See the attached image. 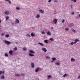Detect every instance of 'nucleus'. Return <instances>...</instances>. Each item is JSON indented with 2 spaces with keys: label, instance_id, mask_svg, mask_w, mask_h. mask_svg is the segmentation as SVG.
<instances>
[{
  "label": "nucleus",
  "instance_id": "e433bc0d",
  "mask_svg": "<svg viewBox=\"0 0 80 80\" xmlns=\"http://www.w3.org/2000/svg\"><path fill=\"white\" fill-rule=\"evenodd\" d=\"M46 58L48 59H50V57H49L48 56H47L46 57Z\"/></svg>",
  "mask_w": 80,
  "mask_h": 80
},
{
  "label": "nucleus",
  "instance_id": "2f4dec72",
  "mask_svg": "<svg viewBox=\"0 0 80 80\" xmlns=\"http://www.w3.org/2000/svg\"><path fill=\"white\" fill-rule=\"evenodd\" d=\"M71 1H73L74 3H75L77 2V0H71Z\"/></svg>",
  "mask_w": 80,
  "mask_h": 80
},
{
  "label": "nucleus",
  "instance_id": "f8f14e48",
  "mask_svg": "<svg viewBox=\"0 0 80 80\" xmlns=\"http://www.w3.org/2000/svg\"><path fill=\"white\" fill-rule=\"evenodd\" d=\"M39 12H41V13H43L44 12V11L42 10V9H40L39 10Z\"/></svg>",
  "mask_w": 80,
  "mask_h": 80
},
{
  "label": "nucleus",
  "instance_id": "4468645a",
  "mask_svg": "<svg viewBox=\"0 0 80 80\" xmlns=\"http://www.w3.org/2000/svg\"><path fill=\"white\" fill-rule=\"evenodd\" d=\"M57 19H54V23H55V24H57Z\"/></svg>",
  "mask_w": 80,
  "mask_h": 80
},
{
  "label": "nucleus",
  "instance_id": "a18cd8bd",
  "mask_svg": "<svg viewBox=\"0 0 80 80\" xmlns=\"http://www.w3.org/2000/svg\"><path fill=\"white\" fill-rule=\"evenodd\" d=\"M25 75V74L23 73H22L21 74V76H24Z\"/></svg>",
  "mask_w": 80,
  "mask_h": 80
},
{
  "label": "nucleus",
  "instance_id": "6e6d98bb",
  "mask_svg": "<svg viewBox=\"0 0 80 80\" xmlns=\"http://www.w3.org/2000/svg\"><path fill=\"white\" fill-rule=\"evenodd\" d=\"M79 13V12H77V13Z\"/></svg>",
  "mask_w": 80,
  "mask_h": 80
},
{
  "label": "nucleus",
  "instance_id": "a211bd4d",
  "mask_svg": "<svg viewBox=\"0 0 80 80\" xmlns=\"http://www.w3.org/2000/svg\"><path fill=\"white\" fill-rule=\"evenodd\" d=\"M38 44H39V45H40L41 46H43L44 45V44H43L40 42H39L38 43Z\"/></svg>",
  "mask_w": 80,
  "mask_h": 80
},
{
  "label": "nucleus",
  "instance_id": "39448f33",
  "mask_svg": "<svg viewBox=\"0 0 80 80\" xmlns=\"http://www.w3.org/2000/svg\"><path fill=\"white\" fill-rule=\"evenodd\" d=\"M39 69H40L39 68H36L35 70V72H38V70H39Z\"/></svg>",
  "mask_w": 80,
  "mask_h": 80
},
{
  "label": "nucleus",
  "instance_id": "2eb2a0df",
  "mask_svg": "<svg viewBox=\"0 0 80 80\" xmlns=\"http://www.w3.org/2000/svg\"><path fill=\"white\" fill-rule=\"evenodd\" d=\"M4 13L5 14H6V15H8V14H9V12H8V11H5L4 12Z\"/></svg>",
  "mask_w": 80,
  "mask_h": 80
},
{
  "label": "nucleus",
  "instance_id": "f3484780",
  "mask_svg": "<svg viewBox=\"0 0 80 80\" xmlns=\"http://www.w3.org/2000/svg\"><path fill=\"white\" fill-rule=\"evenodd\" d=\"M55 65H60V62H56L55 63Z\"/></svg>",
  "mask_w": 80,
  "mask_h": 80
},
{
  "label": "nucleus",
  "instance_id": "79ce46f5",
  "mask_svg": "<svg viewBox=\"0 0 80 80\" xmlns=\"http://www.w3.org/2000/svg\"><path fill=\"white\" fill-rule=\"evenodd\" d=\"M42 34H45V32H44V31L42 32Z\"/></svg>",
  "mask_w": 80,
  "mask_h": 80
},
{
  "label": "nucleus",
  "instance_id": "864d4df0",
  "mask_svg": "<svg viewBox=\"0 0 80 80\" xmlns=\"http://www.w3.org/2000/svg\"><path fill=\"white\" fill-rule=\"evenodd\" d=\"M0 23H1V20H0Z\"/></svg>",
  "mask_w": 80,
  "mask_h": 80
},
{
  "label": "nucleus",
  "instance_id": "6e6552de",
  "mask_svg": "<svg viewBox=\"0 0 80 80\" xmlns=\"http://www.w3.org/2000/svg\"><path fill=\"white\" fill-rule=\"evenodd\" d=\"M71 62H75V59L74 58H71Z\"/></svg>",
  "mask_w": 80,
  "mask_h": 80
},
{
  "label": "nucleus",
  "instance_id": "72a5a7b5",
  "mask_svg": "<svg viewBox=\"0 0 80 80\" xmlns=\"http://www.w3.org/2000/svg\"><path fill=\"white\" fill-rule=\"evenodd\" d=\"M50 40H51V41H53L54 40V39L53 38H50Z\"/></svg>",
  "mask_w": 80,
  "mask_h": 80
},
{
  "label": "nucleus",
  "instance_id": "412c9836",
  "mask_svg": "<svg viewBox=\"0 0 80 80\" xmlns=\"http://www.w3.org/2000/svg\"><path fill=\"white\" fill-rule=\"evenodd\" d=\"M26 37H31V36H30V35H29V34H27L26 35Z\"/></svg>",
  "mask_w": 80,
  "mask_h": 80
},
{
  "label": "nucleus",
  "instance_id": "ea45409f",
  "mask_svg": "<svg viewBox=\"0 0 80 80\" xmlns=\"http://www.w3.org/2000/svg\"><path fill=\"white\" fill-rule=\"evenodd\" d=\"M71 14L72 15H74V14H75V13L74 12H71Z\"/></svg>",
  "mask_w": 80,
  "mask_h": 80
},
{
  "label": "nucleus",
  "instance_id": "393cba45",
  "mask_svg": "<svg viewBox=\"0 0 80 80\" xmlns=\"http://www.w3.org/2000/svg\"><path fill=\"white\" fill-rule=\"evenodd\" d=\"M2 79H4L5 78V76H2L1 77Z\"/></svg>",
  "mask_w": 80,
  "mask_h": 80
},
{
  "label": "nucleus",
  "instance_id": "09e8293b",
  "mask_svg": "<svg viewBox=\"0 0 80 80\" xmlns=\"http://www.w3.org/2000/svg\"><path fill=\"white\" fill-rule=\"evenodd\" d=\"M54 62V61L53 60L51 61V63H53Z\"/></svg>",
  "mask_w": 80,
  "mask_h": 80
},
{
  "label": "nucleus",
  "instance_id": "dca6fc26",
  "mask_svg": "<svg viewBox=\"0 0 80 80\" xmlns=\"http://www.w3.org/2000/svg\"><path fill=\"white\" fill-rule=\"evenodd\" d=\"M40 16L39 14H37L36 16V18H40Z\"/></svg>",
  "mask_w": 80,
  "mask_h": 80
},
{
  "label": "nucleus",
  "instance_id": "c03bdc74",
  "mask_svg": "<svg viewBox=\"0 0 80 80\" xmlns=\"http://www.w3.org/2000/svg\"><path fill=\"white\" fill-rule=\"evenodd\" d=\"M8 2L9 3H10V4H11V1H10L9 0Z\"/></svg>",
  "mask_w": 80,
  "mask_h": 80
},
{
  "label": "nucleus",
  "instance_id": "c756f323",
  "mask_svg": "<svg viewBox=\"0 0 80 80\" xmlns=\"http://www.w3.org/2000/svg\"><path fill=\"white\" fill-rule=\"evenodd\" d=\"M75 43L74 42H71L70 44L71 45H73V44H75Z\"/></svg>",
  "mask_w": 80,
  "mask_h": 80
},
{
  "label": "nucleus",
  "instance_id": "c85d7f7f",
  "mask_svg": "<svg viewBox=\"0 0 80 80\" xmlns=\"http://www.w3.org/2000/svg\"><path fill=\"white\" fill-rule=\"evenodd\" d=\"M44 42L46 43H48V40H44Z\"/></svg>",
  "mask_w": 80,
  "mask_h": 80
},
{
  "label": "nucleus",
  "instance_id": "a19ab883",
  "mask_svg": "<svg viewBox=\"0 0 80 80\" xmlns=\"http://www.w3.org/2000/svg\"><path fill=\"white\" fill-rule=\"evenodd\" d=\"M65 22V20L63 19L62 21V23H64Z\"/></svg>",
  "mask_w": 80,
  "mask_h": 80
},
{
  "label": "nucleus",
  "instance_id": "37998d69",
  "mask_svg": "<svg viewBox=\"0 0 80 80\" xmlns=\"http://www.w3.org/2000/svg\"><path fill=\"white\" fill-rule=\"evenodd\" d=\"M52 2V0H49L48 1V2L49 3H50V2Z\"/></svg>",
  "mask_w": 80,
  "mask_h": 80
},
{
  "label": "nucleus",
  "instance_id": "f257e3e1",
  "mask_svg": "<svg viewBox=\"0 0 80 80\" xmlns=\"http://www.w3.org/2000/svg\"><path fill=\"white\" fill-rule=\"evenodd\" d=\"M4 42L5 43H6V44H8V45L9 44H11V43H12L8 41H4Z\"/></svg>",
  "mask_w": 80,
  "mask_h": 80
},
{
  "label": "nucleus",
  "instance_id": "aec40b11",
  "mask_svg": "<svg viewBox=\"0 0 80 80\" xmlns=\"http://www.w3.org/2000/svg\"><path fill=\"white\" fill-rule=\"evenodd\" d=\"M35 34H34L33 33H32L31 34V36L32 37H35Z\"/></svg>",
  "mask_w": 80,
  "mask_h": 80
},
{
  "label": "nucleus",
  "instance_id": "3c124183",
  "mask_svg": "<svg viewBox=\"0 0 80 80\" xmlns=\"http://www.w3.org/2000/svg\"><path fill=\"white\" fill-rule=\"evenodd\" d=\"M78 79L80 78V75L78 77Z\"/></svg>",
  "mask_w": 80,
  "mask_h": 80
},
{
  "label": "nucleus",
  "instance_id": "c9c22d12",
  "mask_svg": "<svg viewBox=\"0 0 80 80\" xmlns=\"http://www.w3.org/2000/svg\"><path fill=\"white\" fill-rule=\"evenodd\" d=\"M26 50L27 49L26 48H23V50H24V51H26Z\"/></svg>",
  "mask_w": 80,
  "mask_h": 80
},
{
  "label": "nucleus",
  "instance_id": "7c9ffc66",
  "mask_svg": "<svg viewBox=\"0 0 80 80\" xmlns=\"http://www.w3.org/2000/svg\"><path fill=\"white\" fill-rule=\"evenodd\" d=\"M6 20H7L8 18H9V17L8 16H6Z\"/></svg>",
  "mask_w": 80,
  "mask_h": 80
},
{
  "label": "nucleus",
  "instance_id": "58836bf2",
  "mask_svg": "<svg viewBox=\"0 0 80 80\" xmlns=\"http://www.w3.org/2000/svg\"><path fill=\"white\" fill-rule=\"evenodd\" d=\"M16 9H17V10H20V8L19 7H16Z\"/></svg>",
  "mask_w": 80,
  "mask_h": 80
},
{
  "label": "nucleus",
  "instance_id": "4c0bfd02",
  "mask_svg": "<svg viewBox=\"0 0 80 80\" xmlns=\"http://www.w3.org/2000/svg\"><path fill=\"white\" fill-rule=\"evenodd\" d=\"M4 35H5V33H2L1 34L2 36H4Z\"/></svg>",
  "mask_w": 80,
  "mask_h": 80
},
{
  "label": "nucleus",
  "instance_id": "473e14b6",
  "mask_svg": "<svg viewBox=\"0 0 80 80\" xmlns=\"http://www.w3.org/2000/svg\"><path fill=\"white\" fill-rule=\"evenodd\" d=\"M15 76H20V74H17L15 75Z\"/></svg>",
  "mask_w": 80,
  "mask_h": 80
},
{
  "label": "nucleus",
  "instance_id": "ddd939ff",
  "mask_svg": "<svg viewBox=\"0 0 80 80\" xmlns=\"http://www.w3.org/2000/svg\"><path fill=\"white\" fill-rule=\"evenodd\" d=\"M29 52H30V53H35V52L32 50H30Z\"/></svg>",
  "mask_w": 80,
  "mask_h": 80
},
{
  "label": "nucleus",
  "instance_id": "49530a36",
  "mask_svg": "<svg viewBox=\"0 0 80 80\" xmlns=\"http://www.w3.org/2000/svg\"><path fill=\"white\" fill-rule=\"evenodd\" d=\"M71 8H73V7H72V5H71Z\"/></svg>",
  "mask_w": 80,
  "mask_h": 80
},
{
  "label": "nucleus",
  "instance_id": "9d476101",
  "mask_svg": "<svg viewBox=\"0 0 80 80\" xmlns=\"http://www.w3.org/2000/svg\"><path fill=\"white\" fill-rule=\"evenodd\" d=\"M29 55L30 56V57H34V55L31 53H29Z\"/></svg>",
  "mask_w": 80,
  "mask_h": 80
},
{
  "label": "nucleus",
  "instance_id": "4be33fe9",
  "mask_svg": "<svg viewBox=\"0 0 80 80\" xmlns=\"http://www.w3.org/2000/svg\"><path fill=\"white\" fill-rule=\"evenodd\" d=\"M16 22L17 23H19V20L18 19H16Z\"/></svg>",
  "mask_w": 80,
  "mask_h": 80
},
{
  "label": "nucleus",
  "instance_id": "cd10ccee",
  "mask_svg": "<svg viewBox=\"0 0 80 80\" xmlns=\"http://www.w3.org/2000/svg\"><path fill=\"white\" fill-rule=\"evenodd\" d=\"M67 74H65L62 77H66V76H67Z\"/></svg>",
  "mask_w": 80,
  "mask_h": 80
},
{
  "label": "nucleus",
  "instance_id": "8fccbe9b",
  "mask_svg": "<svg viewBox=\"0 0 80 80\" xmlns=\"http://www.w3.org/2000/svg\"><path fill=\"white\" fill-rule=\"evenodd\" d=\"M5 1H6V2H8V1H9V0H5Z\"/></svg>",
  "mask_w": 80,
  "mask_h": 80
},
{
  "label": "nucleus",
  "instance_id": "de8ad7c7",
  "mask_svg": "<svg viewBox=\"0 0 80 80\" xmlns=\"http://www.w3.org/2000/svg\"><path fill=\"white\" fill-rule=\"evenodd\" d=\"M54 2H56V3H57V2H58V1H57V0H55L54 1Z\"/></svg>",
  "mask_w": 80,
  "mask_h": 80
},
{
  "label": "nucleus",
  "instance_id": "20e7f679",
  "mask_svg": "<svg viewBox=\"0 0 80 80\" xmlns=\"http://www.w3.org/2000/svg\"><path fill=\"white\" fill-rule=\"evenodd\" d=\"M79 42V40L77 39L75 40L74 43H77V42Z\"/></svg>",
  "mask_w": 80,
  "mask_h": 80
},
{
  "label": "nucleus",
  "instance_id": "603ef678",
  "mask_svg": "<svg viewBox=\"0 0 80 80\" xmlns=\"http://www.w3.org/2000/svg\"><path fill=\"white\" fill-rule=\"evenodd\" d=\"M51 29H53V28L52 27H51Z\"/></svg>",
  "mask_w": 80,
  "mask_h": 80
},
{
  "label": "nucleus",
  "instance_id": "7ed1b4c3",
  "mask_svg": "<svg viewBox=\"0 0 80 80\" xmlns=\"http://www.w3.org/2000/svg\"><path fill=\"white\" fill-rule=\"evenodd\" d=\"M71 30H72V32H73V33H74L77 32V31H76V30H74V29L71 28Z\"/></svg>",
  "mask_w": 80,
  "mask_h": 80
},
{
  "label": "nucleus",
  "instance_id": "423d86ee",
  "mask_svg": "<svg viewBox=\"0 0 80 80\" xmlns=\"http://www.w3.org/2000/svg\"><path fill=\"white\" fill-rule=\"evenodd\" d=\"M9 53L11 55H12L13 54V51L12 50H10L9 51Z\"/></svg>",
  "mask_w": 80,
  "mask_h": 80
},
{
  "label": "nucleus",
  "instance_id": "f03ea898",
  "mask_svg": "<svg viewBox=\"0 0 80 80\" xmlns=\"http://www.w3.org/2000/svg\"><path fill=\"white\" fill-rule=\"evenodd\" d=\"M42 50H43L44 52H47V49L45 48H42Z\"/></svg>",
  "mask_w": 80,
  "mask_h": 80
},
{
  "label": "nucleus",
  "instance_id": "1a4fd4ad",
  "mask_svg": "<svg viewBox=\"0 0 80 80\" xmlns=\"http://www.w3.org/2000/svg\"><path fill=\"white\" fill-rule=\"evenodd\" d=\"M47 34L48 35L50 36V35H51V32H50V31H48L47 33Z\"/></svg>",
  "mask_w": 80,
  "mask_h": 80
},
{
  "label": "nucleus",
  "instance_id": "5701e85b",
  "mask_svg": "<svg viewBox=\"0 0 80 80\" xmlns=\"http://www.w3.org/2000/svg\"><path fill=\"white\" fill-rule=\"evenodd\" d=\"M17 48L15 47L14 48V49H13L14 51H17Z\"/></svg>",
  "mask_w": 80,
  "mask_h": 80
},
{
  "label": "nucleus",
  "instance_id": "13d9d810",
  "mask_svg": "<svg viewBox=\"0 0 80 80\" xmlns=\"http://www.w3.org/2000/svg\"><path fill=\"white\" fill-rule=\"evenodd\" d=\"M15 62H16V60H15Z\"/></svg>",
  "mask_w": 80,
  "mask_h": 80
},
{
  "label": "nucleus",
  "instance_id": "bb28decb",
  "mask_svg": "<svg viewBox=\"0 0 80 80\" xmlns=\"http://www.w3.org/2000/svg\"><path fill=\"white\" fill-rule=\"evenodd\" d=\"M52 77V76L51 75H49L48 76V79L49 78H51Z\"/></svg>",
  "mask_w": 80,
  "mask_h": 80
},
{
  "label": "nucleus",
  "instance_id": "9b49d317",
  "mask_svg": "<svg viewBox=\"0 0 80 80\" xmlns=\"http://www.w3.org/2000/svg\"><path fill=\"white\" fill-rule=\"evenodd\" d=\"M31 67H32V68H34V63H31Z\"/></svg>",
  "mask_w": 80,
  "mask_h": 80
},
{
  "label": "nucleus",
  "instance_id": "5fc2aeb1",
  "mask_svg": "<svg viewBox=\"0 0 80 80\" xmlns=\"http://www.w3.org/2000/svg\"><path fill=\"white\" fill-rule=\"evenodd\" d=\"M79 17H80V14H79Z\"/></svg>",
  "mask_w": 80,
  "mask_h": 80
},
{
  "label": "nucleus",
  "instance_id": "6ab92c4d",
  "mask_svg": "<svg viewBox=\"0 0 80 80\" xmlns=\"http://www.w3.org/2000/svg\"><path fill=\"white\" fill-rule=\"evenodd\" d=\"M5 37H6V38H8V37H10V36L8 34H6V35L5 36Z\"/></svg>",
  "mask_w": 80,
  "mask_h": 80
},
{
  "label": "nucleus",
  "instance_id": "b1692460",
  "mask_svg": "<svg viewBox=\"0 0 80 80\" xmlns=\"http://www.w3.org/2000/svg\"><path fill=\"white\" fill-rule=\"evenodd\" d=\"M52 60H53V61H55V60H56V58H52Z\"/></svg>",
  "mask_w": 80,
  "mask_h": 80
},
{
  "label": "nucleus",
  "instance_id": "4d7b16f0",
  "mask_svg": "<svg viewBox=\"0 0 80 80\" xmlns=\"http://www.w3.org/2000/svg\"><path fill=\"white\" fill-rule=\"evenodd\" d=\"M18 59H20L19 58H18Z\"/></svg>",
  "mask_w": 80,
  "mask_h": 80
},
{
  "label": "nucleus",
  "instance_id": "0eeeda50",
  "mask_svg": "<svg viewBox=\"0 0 80 80\" xmlns=\"http://www.w3.org/2000/svg\"><path fill=\"white\" fill-rule=\"evenodd\" d=\"M4 73H5V72L2 71H0V75H2V73H3V74H4Z\"/></svg>",
  "mask_w": 80,
  "mask_h": 80
},
{
  "label": "nucleus",
  "instance_id": "a878e982",
  "mask_svg": "<svg viewBox=\"0 0 80 80\" xmlns=\"http://www.w3.org/2000/svg\"><path fill=\"white\" fill-rule=\"evenodd\" d=\"M5 56H6V57H8V54H7V53H5Z\"/></svg>",
  "mask_w": 80,
  "mask_h": 80
},
{
  "label": "nucleus",
  "instance_id": "f704fd0d",
  "mask_svg": "<svg viewBox=\"0 0 80 80\" xmlns=\"http://www.w3.org/2000/svg\"><path fill=\"white\" fill-rule=\"evenodd\" d=\"M65 30L66 31H68V30H69V29H68V28H66Z\"/></svg>",
  "mask_w": 80,
  "mask_h": 80
}]
</instances>
